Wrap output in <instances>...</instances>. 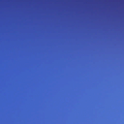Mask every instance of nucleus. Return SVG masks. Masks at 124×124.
I'll use <instances>...</instances> for the list:
<instances>
[{
  "mask_svg": "<svg viewBox=\"0 0 124 124\" xmlns=\"http://www.w3.org/2000/svg\"><path fill=\"white\" fill-rule=\"evenodd\" d=\"M62 12H61V16H62L61 14H62Z\"/></svg>",
  "mask_w": 124,
  "mask_h": 124,
  "instance_id": "f257e3e1",
  "label": "nucleus"
},
{
  "mask_svg": "<svg viewBox=\"0 0 124 124\" xmlns=\"http://www.w3.org/2000/svg\"><path fill=\"white\" fill-rule=\"evenodd\" d=\"M62 85H63V79H62Z\"/></svg>",
  "mask_w": 124,
  "mask_h": 124,
  "instance_id": "f03ea898",
  "label": "nucleus"
},
{
  "mask_svg": "<svg viewBox=\"0 0 124 124\" xmlns=\"http://www.w3.org/2000/svg\"><path fill=\"white\" fill-rule=\"evenodd\" d=\"M62 85H63V79H62Z\"/></svg>",
  "mask_w": 124,
  "mask_h": 124,
  "instance_id": "7ed1b4c3",
  "label": "nucleus"
},
{
  "mask_svg": "<svg viewBox=\"0 0 124 124\" xmlns=\"http://www.w3.org/2000/svg\"><path fill=\"white\" fill-rule=\"evenodd\" d=\"M62 85H63V79H62Z\"/></svg>",
  "mask_w": 124,
  "mask_h": 124,
  "instance_id": "20e7f679",
  "label": "nucleus"
},
{
  "mask_svg": "<svg viewBox=\"0 0 124 124\" xmlns=\"http://www.w3.org/2000/svg\"><path fill=\"white\" fill-rule=\"evenodd\" d=\"M62 85H63V79H62Z\"/></svg>",
  "mask_w": 124,
  "mask_h": 124,
  "instance_id": "39448f33",
  "label": "nucleus"
},
{
  "mask_svg": "<svg viewBox=\"0 0 124 124\" xmlns=\"http://www.w3.org/2000/svg\"><path fill=\"white\" fill-rule=\"evenodd\" d=\"M62 85H63V79H62Z\"/></svg>",
  "mask_w": 124,
  "mask_h": 124,
  "instance_id": "423d86ee",
  "label": "nucleus"
},
{
  "mask_svg": "<svg viewBox=\"0 0 124 124\" xmlns=\"http://www.w3.org/2000/svg\"><path fill=\"white\" fill-rule=\"evenodd\" d=\"M62 85H63V79H62Z\"/></svg>",
  "mask_w": 124,
  "mask_h": 124,
  "instance_id": "0eeeda50",
  "label": "nucleus"
},
{
  "mask_svg": "<svg viewBox=\"0 0 124 124\" xmlns=\"http://www.w3.org/2000/svg\"><path fill=\"white\" fill-rule=\"evenodd\" d=\"M62 85H63V79H62Z\"/></svg>",
  "mask_w": 124,
  "mask_h": 124,
  "instance_id": "6e6552de",
  "label": "nucleus"
},
{
  "mask_svg": "<svg viewBox=\"0 0 124 124\" xmlns=\"http://www.w3.org/2000/svg\"><path fill=\"white\" fill-rule=\"evenodd\" d=\"M62 85H63V79H62Z\"/></svg>",
  "mask_w": 124,
  "mask_h": 124,
  "instance_id": "1a4fd4ad",
  "label": "nucleus"
},
{
  "mask_svg": "<svg viewBox=\"0 0 124 124\" xmlns=\"http://www.w3.org/2000/svg\"><path fill=\"white\" fill-rule=\"evenodd\" d=\"M62 85H63V79H62Z\"/></svg>",
  "mask_w": 124,
  "mask_h": 124,
  "instance_id": "9d476101",
  "label": "nucleus"
},
{
  "mask_svg": "<svg viewBox=\"0 0 124 124\" xmlns=\"http://www.w3.org/2000/svg\"><path fill=\"white\" fill-rule=\"evenodd\" d=\"M62 85H63V79H62Z\"/></svg>",
  "mask_w": 124,
  "mask_h": 124,
  "instance_id": "9b49d317",
  "label": "nucleus"
},
{
  "mask_svg": "<svg viewBox=\"0 0 124 124\" xmlns=\"http://www.w3.org/2000/svg\"><path fill=\"white\" fill-rule=\"evenodd\" d=\"M62 85H63V79H62Z\"/></svg>",
  "mask_w": 124,
  "mask_h": 124,
  "instance_id": "f8f14e48",
  "label": "nucleus"
},
{
  "mask_svg": "<svg viewBox=\"0 0 124 124\" xmlns=\"http://www.w3.org/2000/svg\"><path fill=\"white\" fill-rule=\"evenodd\" d=\"M63 55H63V51H62V56H63Z\"/></svg>",
  "mask_w": 124,
  "mask_h": 124,
  "instance_id": "ddd939ff",
  "label": "nucleus"
},
{
  "mask_svg": "<svg viewBox=\"0 0 124 124\" xmlns=\"http://www.w3.org/2000/svg\"><path fill=\"white\" fill-rule=\"evenodd\" d=\"M63 55H63V51H62V56H63Z\"/></svg>",
  "mask_w": 124,
  "mask_h": 124,
  "instance_id": "4468645a",
  "label": "nucleus"
},
{
  "mask_svg": "<svg viewBox=\"0 0 124 124\" xmlns=\"http://www.w3.org/2000/svg\"><path fill=\"white\" fill-rule=\"evenodd\" d=\"M63 55H63V51H62V56H63Z\"/></svg>",
  "mask_w": 124,
  "mask_h": 124,
  "instance_id": "2eb2a0df",
  "label": "nucleus"
},
{
  "mask_svg": "<svg viewBox=\"0 0 124 124\" xmlns=\"http://www.w3.org/2000/svg\"><path fill=\"white\" fill-rule=\"evenodd\" d=\"M63 55H63V51H62V56H63Z\"/></svg>",
  "mask_w": 124,
  "mask_h": 124,
  "instance_id": "dca6fc26",
  "label": "nucleus"
},
{
  "mask_svg": "<svg viewBox=\"0 0 124 124\" xmlns=\"http://www.w3.org/2000/svg\"><path fill=\"white\" fill-rule=\"evenodd\" d=\"M63 55H63V51H62V56H63Z\"/></svg>",
  "mask_w": 124,
  "mask_h": 124,
  "instance_id": "f3484780",
  "label": "nucleus"
},
{
  "mask_svg": "<svg viewBox=\"0 0 124 124\" xmlns=\"http://www.w3.org/2000/svg\"><path fill=\"white\" fill-rule=\"evenodd\" d=\"M63 55H63V51H62V56H63Z\"/></svg>",
  "mask_w": 124,
  "mask_h": 124,
  "instance_id": "a211bd4d",
  "label": "nucleus"
},
{
  "mask_svg": "<svg viewBox=\"0 0 124 124\" xmlns=\"http://www.w3.org/2000/svg\"><path fill=\"white\" fill-rule=\"evenodd\" d=\"M63 55H63V51H62V56H63Z\"/></svg>",
  "mask_w": 124,
  "mask_h": 124,
  "instance_id": "6ab92c4d",
  "label": "nucleus"
},
{
  "mask_svg": "<svg viewBox=\"0 0 124 124\" xmlns=\"http://www.w3.org/2000/svg\"><path fill=\"white\" fill-rule=\"evenodd\" d=\"M62 88H63V85H62Z\"/></svg>",
  "mask_w": 124,
  "mask_h": 124,
  "instance_id": "aec40b11",
  "label": "nucleus"
},
{
  "mask_svg": "<svg viewBox=\"0 0 124 124\" xmlns=\"http://www.w3.org/2000/svg\"><path fill=\"white\" fill-rule=\"evenodd\" d=\"M62 88H63V85H62Z\"/></svg>",
  "mask_w": 124,
  "mask_h": 124,
  "instance_id": "412c9836",
  "label": "nucleus"
},
{
  "mask_svg": "<svg viewBox=\"0 0 124 124\" xmlns=\"http://www.w3.org/2000/svg\"><path fill=\"white\" fill-rule=\"evenodd\" d=\"M62 88H63V85H62Z\"/></svg>",
  "mask_w": 124,
  "mask_h": 124,
  "instance_id": "4be33fe9",
  "label": "nucleus"
},
{
  "mask_svg": "<svg viewBox=\"0 0 124 124\" xmlns=\"http://www.w3.org/2000/svg\"><path fill=\"white\" fill-rule=\"evenodd\" d=\"M62 88H63V85H62Z\"/></svg>",
  "mask_w": 124,
  "mask_h": 124,
  "instance_id": "5701e85b",
  "label": "nucleus"
},
{
  "mask_svg": "<svg viewBox=\"0 0 124 124\" xmlns=\"http://www.w3.org/2000/svg\"><path fill=\"white\" fill-rule=\"evenodd\" d=\"M62 88H63V85H62Z\"/></svg>",
  "mask_w": 124,
  "mask_h": 124,
  "instance_id": "b1692460",
  "label": "nucleus"
},
{
  "mask_svg": "<svg viewBox=\"0 0 124 124\" xmlns=\"http://www.w3.org/2000/svg\"><path fill=\"white\" fill-rule=\"evenodd\" d=\"M62 88H63V85H62Z\"/></svg>",
  "mask_w": 124,
  "mask_h": 124,
  "instance_id": "393cba45",
  "label": "nucleus"
},
{
  "mask_svg": "<svg viewBox=\"0 0 124 124\" xmlns=\"http://www.w3.org/2000/svg\"><path fill=\"white\" fill-rule=\"evenodd\" d=\"M62 36H63V33H62Z\"/></svg>",
  "mask_w": 124,
  "mask_h": 124,
  "instance_id": "a878e982",
  "label": "nucleus"
},
{
  "mask_svg": "<svg viewBox=\"0 0 124 124\" xmlns=\"http://www.w3.org/2000/svg\"><path fill=\"white\" fill-rule=\"evenodd\" d=\"M62 36H63V33H62Z\"/></svg>",
  "mask_w": 124,
  "mask_h": 124,
  "instance_id": "bb28decb",
  "label": "nucleus"
},
{
  "mask_svg": "<svg viewBox=\"0 0 124 124\" xmlns=\"http://www.w3.org/2000/svg\"><path fill=\"white\" fill-rule=\"evenodd\" d=\"M62 36H63V33H62Z\"/></svg>",
  "mask_w": 124,
  "mask_h": 124,
  "instance_id": "cd10ccee",
  "label": "nucleus"
},
{
  "mask_svg": "<svg viewBox=\"0 0 124 124\" xmlns=\"http://www.w3.org/2000/svg\"><path fill=\"white\" fill-rule=\"evenodd\" d=\"M62 36H63V33H62Z\"/></svg>",
  "mask_w": 124,
  "mask_h": 124,
  "instance_id": "c85d7f7f",
  "label": "nucleus"
},
{
  "mask_svg": "<svg viewBox=\"0 0 124 124\" xmlns=\"http://www.w3.org/2000/svg\"><path fill=\"white\" fill-rule=\"evenodd\" d=\"M62 36H63V33H62Z\"/></svg>",
  "mask_w": 124,
  "mask_h": 124,
  "instance_id": "c756f323",
  "label": "nucleus"
},
{
  "mask_svg": "<svg viewBox=\"0 0 124 124\" xmlns=\"http://www.w3.org/2000/svg\"><path fill=\"white\" fill-rule=\"evenodd\" d=\"M63 93V92H62V93Z\"/></svg>",
  "mask_w": 124,
  "mask_h": 124,
  "instance_id": "7c9ffc66",
  "label": "nucleus"
},
{
  "mask_svg": "<svg viewBox=\"0 0 124 124\" xmlns=\"http://www.w3.org/2000/svg\"><path fill=\"white\" fill-rule=\"evenodd\" d=\"M62 20H63V18H62Z\"/></svg>",
  "mask_w": 124,
  "mask_h": 124,
  "instance_id": "2f4dec72",
  "label": "nucleus"
},
{
  "mask_svg": "<svg viewBox=\"0 0 124 124\" xmlns=\"http://www.w3.org/2000/svg\"><path fill=\"white\" fill-rule=\"evenodd\" d=\"M62 20H63V18H62Z\"/></svg>",
  "mask_w": 124,
  "mask_h": 124,
  "instance_id": "473e14b6",
  "label": "nucleus"
},
{
  "mask_svg": "<svg viewBox=\"0 0 124 124\" xmlns=\"http://www.w3.org/2000/svg\"><path fill=\"white\" fill-rule=\"evenodd\" d=\"M62 3H63V2H62Z\"/></svg>",
  "mask_w": 124,
  "mask_h": 124,
  "instance_id": "72a5a7b5",
  "label": "nucleus"
},
{
  "mask_svg": "<svg viewBox=\"0 0 124 124\" xmlns=\"http://www.w3.org/2000/svg\"><path fill=\"white\" fill-rule=\"evenodd\" d=\"M62 13H63V12H62Z\"/></svg>",
  "mask_w": 124,
  "mask_h": 124,
  "instance_id": "f704fd0d",
  "label": "nucleus"
},
{
  "mask_svg": "<svg viewBox=\"0 0 124 124\" xmlns=\"http://www.w3.org/2000/svg\"><path fill=\"white\" fill-rule=\"evenodd\" d=\"M62 31H63V30H62Z\"/></svg>",
  "mask_w": 124,
  "mask_h": 124,
  "instance_id": "c9c22d12",
  "label": "nucleus"
},
{
  "mask_svg": "<svg viewBox=\"0 0 124 124\" xmlns=\"http://www.w3.org/2000/svg\"><path fill=\"white\" fill-rule=\"evenodd\" d=\"M62 40V41L63 40V39Z\"/></svg>",
  "mask_w": 124,
  "mask_h": 124,
  "instance_id": "e433bc0d",
  "label": "nucleus"
},
{
  "mask_svg": "<svg viewBox=\"0 0 124 124\" xmlns=\"http://www.w3.org/2000/svg\"><path fill=\"white\" fill-rule=\"evenodd\" d=\"M62 60H63V59H62Z\"/></svg>",
  "mask_w": 124,
  "mask_h": 124,
  "instance_id": "4c0bfd02",
  "label": "nucleus"
},
{
  "mask_svg": "<svg viewBox=\"0 0 124 124\" xmlns=\"http://www.w3.org/2000/svg\"><path fill=\"white\" fill-rule=\"evenodd\" d=\"M62 71H63V70H62Z\"/></svg>",
  "mask_w": 124,
  "mask_h": 124,
  "instance_id": "58836bf2",
  "label": "nucleus"
}]
</instances>
